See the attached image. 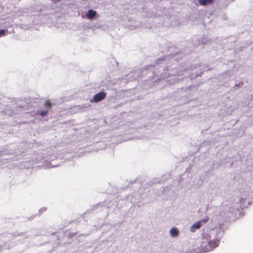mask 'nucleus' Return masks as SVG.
I'll use <instances>...</instances> for the list:
<instances>
[{"mask_svg":"<svg viewBox=\"0 0 253 253\" xmlns=\"http://www.w3.org/2000/svg\"><path fill=\"white\" fill-rule=\"evenodd\" d=\"M219 242V239H214L209 241L206 245L203 243L201 247V251L204 253L211 252L218 246Z\"/></svg>","mask_w":253,"mask_h":253,"instance_id":"1","label":"nucleus"},{"mask_svg":"<svg viewBox=\"0 0 253 253\" xmlns=\"http://www.w3.org/2000/svg\"><path fill=\"white\" fill-rule=\"evenodd\" d=\"M106 96L104 92L101 91L94 95L93 98V102H98L103 100Z\"/></svg>","mask_w":253,"mask_h":253,"instance_id":"2","label":"nucleus"},{"mask_svg":"<svg viewBox=\"0 0 253 253\" xmlns=\"http://www.w3.org/2000/svg\"><path fill=\"white\" fill-rule=\"evenodd\" d=\"M96 14V12L92 9H89L87 13V17L90 19H92Z\"/></svg>","mask_w":253,"mask_h":253,"instance_id":"3","label":"nucleus"},{"mask_svg":"<svg viewBox=\"0 0 253 253\" xmlns=\"http://www.w3.org/2000/svg\"><path fill=\"white\" fill-rule=\"evenodd\" d=\"M170 234L172 237H176L179 234V231L177 228L173 227L170 229Z\"/></svg>","mask_w":253,"mask_h":253,"instance_id":"4","label":"nucleus"},{"mask_svg":"<svg viewBox=\"0 0 253 253\" xmlns=\"http://www.w3.org/2000/svg\"><path fill=\"white\" fill-rule=\"evenodd\" d=\"M214 0H199V3L202 5H206L211 4Z\"/></svg>","mask_w":253,"mask_h":253,"instance_id":"5","label":"nucleus"},{"mask_svg":"<svg viewBox=\"0 0 253 253\" xmlns=\"http://www.w3.org/2000/svg\"><path fill=\"white\" fill-rule=\"evenodd\" d=\"M201 226V221H198L197 223L194 224L191 226V229H192L191 230H192V231H195V229H194V228H195V229H199V228H200Z\"/></svg>","mask_w":253,"mask_h":253,"instance_id":"6","label":"nucleus"},{"mask_svg":"<svg viewBox=\"0 0 253 253\" xmlns=\"http://www.w3.org/2000/svg\"><path fill=\"white\" fill-rule=\"evenodd\" d=\"M51 103L49 101H46L44 103V106L46 107L50 108L51 106Z\"/></svg>","mask_w":253,"mask_h":253,"instance_id":"7","label":"nucleus"},{"mask_svg":"<svg viewBox=\"0 0 253 253\" xmlns=\"http://www.w3.org/2000/svg\"><path fill=\"white\" fill-rule=\"evenodd\" d=\"M47 113H48L47 111H43L41 112L40 115L42 117H44L47 115Z\"/></svg>","mask_w":253,"mask_h":253,"instance_id":"8","label":"nucleus"},{"mask_svg":"<svg viewBox=\"0 0 253 253\" xmlns=\"http://www.w3.org/2000/svg\"><path fill=\"white\" fill-rule=\"evenodd\" d=\"M208 220H209V217H206V218L202 219L200 221H201V223L202 222L206 223L208 221Z\"/></svg>","mask_w":253,"mask_h":253,"instance_id":"9","label":"nucleus"},{"mask_svg":"<svg viewBox=\"0 0 253 253\" xmlns=\"http://www.w3.org/2000/svg\"><path fill=\"white\" fill-rule=\"evenodd\" d=\"M5 34V30L1 29L0 30V37Z\"/></svg>","mask_w":253,"mask_h":253,"instance_id":"10","label":"nucleus"}]
</instances>
